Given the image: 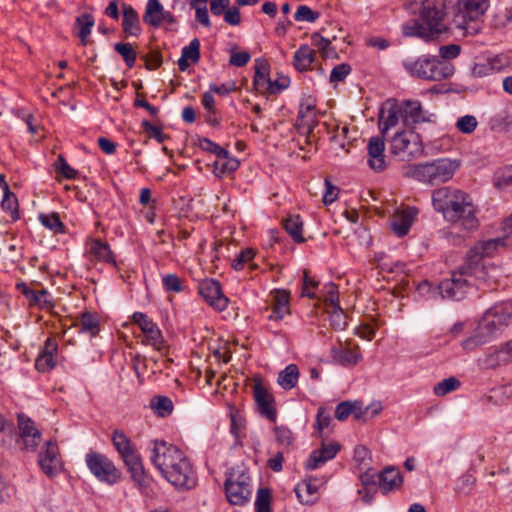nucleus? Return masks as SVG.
I'll return each mask as SVG.
<instances>
[{"mask_svg":"<svg viewBox=\"0 0 512 512\" xmlns=\"http://www.w3.org/2000/svg\"><path fill=\"white\" fill-rule=\"evenodd\" d=\"M378 485L384 492L399 488L403 483V476L400 471L392 466L386 467L377 476Z\"/></svg>","mask_w":512,"mask_h":512,"instance_id":"obj_26","label":"nucleus"},{"mask_svg":"<svg viewBox=\"0 0 512 512\" xmlns=\"http://www.w3.org/2000/svg\"><path fill=\"white\" fill-rule=\"evenodd\" d=\"M461 47L457 44L444 45L439 48L440 61H448L460 55Z\"/></svg>","mask_w":512,"mask_h":512,"instance_id":"obj_63","label":"nucleus"},{"mask_svg":"<svg viewBox=\"0 0 512 512\" xmlns=\"http://www.w3.org/2000/svg\"><path fill=\"white\" fill-rule=\"evenodd\" d=\"M299 369L295 364H289L282 371H280L277 383L285 390H291L298 382Z\"/></svg>","mask_w":512,"mask_h":512,"instance_id":"obj_34","label":"nucleus"},{"mask_svg":"<svg viewBox=\"0 0 512 512\" xmlns=\"http://www.w3.org/2000/svg\"><path fill=\"white\" fill-rule=\"evenodd\" d=\"M389 151L394 156L419 157L423 146L418 134L412 131L397 132L391 139Z\"/></svg>","mask_w":512,"mask_h":512,"instance_id":"obj_10","label":"nucleus"},{"mask_svg":"<svg viewBox=\"0 0 512 512\" xmlns=\"http://www.w3.org/2000/svg\"><path fill=\"white\" fill-rule=\"evenodd\" d=\"M456 127L465 134L472 133L477 127V120L473 115H465L457 120Z\"/></svg>","mask_w":512,"mask_h":512,"instance_id":"obj_58","label":"nucleus"},{"mask_svg":"<svg viewBox=\"0 0 512 512\" xmlns=\"http://www.w3.org/2000/svg\"><path fill=\"white\" fill-rule=\"evenodd\" d=\"M461 386V382L454 376L449 378H445L442 381L438 382L434 388L433 392L436 396L442 397L453 391H456Z\"/></svg>","mask_w":512,"mask_h":512,"instance_id":"obj_39","label":"nucleus"},{"mask_svg":"<svg viewBox=\"0 0 512 512\" xmlns=\"http://www.w3.org/2000/svg\"><path fill=\"white\" fill-rule=\"evenodd\" d=\"M331 355L335 362L344 366L356 365L361 359L358 347L355 349L344 348L342 346L332 347Z\"/></svg>","mask_w":512,"mask_h":512,"instance_id":"obj_28","label":"nucleus"},{"mask_svg":"<svg viewBox=\"0 0 512 512\" xmlns=\"http://www.w3.org/2000/svg\"><path fill=\"white\" fill-rule=\"evenodd\" d=\"M199 147L203 151L209 152L212 155H215L217 158H228L229 152L218 145L217 143L211 141L208 138L199 139Z\"/></svg>","mask_w":512,"mask_h":512,"instance_id":"obj_46","label":"nucleus"},{"mask_svg":"<svg viewBox=\"0 0 512 512\" xmlns=\"http://www.w3.org/2000/svg\"><path fill=\"white\" fill-rule=\"evenodd\" d=\"M111 440L133 482L141 487L148 486L149 478L144 469L141 455L131 440L118 429L113 431Z\"/></svg>","mask_w":512,"mask_h":512,"instance_id":"obj_3","label":"nucleus"},{"mask_svg":"<svg viewBox=\"0 0 512 512\" xmlns=\"http://www.w3.org/2000/svg\"><path fill=\"white\" fill-rule=\"evenodd\" d=\"M114 50L121 55L128 68L134 67L137 54L132 44L121 42L116 43L114 44Z\"/></svg>","mask_w":512,"mask_h":512,"instance_id":"obj_42","label":"nucleus"},{"mask_svg":"<svg viewBox=\"0 0 512 512\" xmlns=\"http://www.w3.org/2000/svg\"><path fill=\"white\" fill-rule=\"evenodd\" d=\"M94 24L95 19L90 13H83L76 18L75 26L78 28V37L80 38L82 45H87L88 37L91 34Z\"/></svg>","mask_w":512,"mask_h":512,"instance_id":"obj_33","label":"nucleus"},{"mask_svg":"<svg viewBox=\"0 0 512 512\" xmlns=\"http://www.w3.org/2000/svg\"><path fill=\"white\" fill-rule=\"evenodd\" d=\"M351 72V67L349 64L342 63L336 65L330 74V82H340L343 81Z\"/></svg>","mask_w":512,"mask_h":512,"instance_id":"obj_64","label":"nucleus"},{"mask_svg":"<svg viewBox=\"0 0 512 512\" xmlns=\"http://www.w3.org/2000/svg\"><path fill=\"white\" fill-rule=\"evenodd\" d=\"M38 464L41 470L49 477L57 475L61 470L56 442L49 440L44 443L38 455Z\"/></svg>","mask_w":512,"mask_h":512,"instance_id":"obj_16","label":"nucleus"},{"mask_svg":"<svg viewBox=\"0 0 512 512\" xmlns=\"http://www.w3.org/2000/svg\"><path fill=\"white\" fill-rule=\"evenodd\" d=\"M254 251L251 248L242 250L232 262V267L235 270H242L245 263H248L254 258Z\"/></svg>","mask_w":512,"mask_h":512,"instance_id":"obj_62","label":"nucleus"},{"mask_svg":"<svg viewBox=\"0 0 512 512\" xmlns=\"http://www.w3.org/2000/svg\"><path fill=\"white\" fill-rule=\"evenodd\" d=\"M504 354L505 350H501L500 348L489 353L483 360L484 367L495 368L499 366L502 362H507L508 357H506Z\"/></svg>","mask_w":512,"mask_h":512,"instance_id":"obj_55","label":"nucleus"},{"mask_svg":"<svg viewBox=\"0 0 512 512\" xmlns=\"http://www.w3.org/2000/svg\"><path fill=\"white\" fill-rule=\"evenodd\" d=\"M402 66L412 77L426 81H442L450 78L455 72L454 66L449 61H440L436 56L404 60Z\"/></svg>","mask_w":512,"mask_h":512,"instance_id":"obj_6","label":"nucleus"},{"mask_svg":"<svg viewBox=\"0 0 512 512\" xmlns=\"http://www.w3.org/2000/svg\"><path fill=\"white\" fill-rule=\"evenodd\" d=\"M318 18H319V13L312 10L310 7H308L306 5H300L294 14V19L299 22L313 23Z\"/></svg>","mask_w":512,"mask_h":512,"instance_id":"obj_54","label":"nucleus"},{"mask_svg":"<svg viewBox=\"0 0 512 512\" xmlns=\"http://www.w3.org/2000/svg\"><path fill=\"white\" fill-rule=\"evenodd\" d=\"M254 400L259 414L271 422H276L277 411L274 407V397L263 386L260 380H257L254 384Z\"/></svg>","mask_w":512,"mask_h":512,"instance_id":"obj_17","label":"nucleus"},{"mask_svg":"<svg viewBox=\"0 0 512 512\" xmlns=\"http://www.w3.org/2000/svg\"><path fill=\"white\" fill-rule=\"evenodd\" d=\"M506 245V238L497 237L478 242L472 247L466 257L483 261L484 257H490L499 248Z\"/></svg>","mask_w":512,"mask_h":512,"instance_id":"obj_23","label":"nucleus"},{"mask_svg":"<svg viewBox=\"0 0 512 512\" xmlns=\"http://www.w3.org/2000/svg\"><path fill=\"white\" fill-rule=\"evenodd\" d=\"M314 109L315 105L310 102H302L300 104L297 116V123L299 126L306 127L309 130L312 128L316 122Z\"/></svg>","mask_w":512,"mask_h":512,"instance_id":"obj_37","label":"nucleus"},{"mask_svg":"<svg viewBox=\"0 0 512 512\" xmlns=\"http://www.w3.org/2000/svg\"><path fill=\"white\" fill-rule=\"evenodd\" d=\"M490 6V0H459L455 6L451 25L463 35L479 32L481 19Z\"/></svg>","mask_w":512,"mask_h":512,"instance_id":"obj_4","label":"nucleus"},{"mask_svg":"<svg viewBox=\"0 0 512 512\" xmlns=\"http://www.w3.org/2000/svg\"><path fill=\"white\" fill-rule=\"evenodd\" d=\"M317 492V487L310 481H304L295 487V493L301 503L309 504L312 502L310 498Z\"/></svg>","mask_w":512,"mask_h":512,"instance_id":"obj_44","label":"nucleus"},{"mask_svg":"<svg viewBox=\"0 0 512 512\" xmlns=\"http://www.w3.org/2000/svg\"><path fill=\"white\" fill-rule=\"evenodd\" d=\"M283 227L295 242L303 243L305 241L302 235L303 221L299 215H289L283 220Z\"/></svg>","mask_w":512,"mask_h":512,"instance_id":"obj_30","label":"nucleus"},{"mask_svg":"<svg viewBox=\"0 0 512 512\" xmlns=\"http://www.w3.org/2000/svg\"><path fill=\"white\" fill-rule=\"evenodd\" d=\"M512 21V9L509 7L499 8L495 11L492 18V26L495 28L505 27Z\"/></svg>","mask_w":512,"mask_h":512,"instance_id":"obj_50","label":"nucleus"},{"mask_svg":"<svg viewBox=\"0 0 512 512\" xmlns=\"http://www.w3.org/2000/svg\"><path fill=\"white\" fill-rule=\"evenodd\" d=\"M271 493L269 489L259 488L255 500L256 512H271Z\"/></svg>","mask_w":512,"mask_h":512,"instance_id":"obj_51","label":"nucleus"},{"mask_svg":"<svg viewBox=\"0 0 512 512\" xmlns=\"http://www.w3.org/2000/svg\"><path fill=\"white\" fill-rule=\"evenodd\" d=\"M122 28L126 35L138 37L141 34V25L138 12L126 3L122 4Z\"/></svg>","mask_w":512,"mask_h":512,"instance_id":"obj_25","label":"nucleus"},{"mask_svg":"<svg viewBox=\"0 0 512 512\" xmlns=\"http://www.w3.org/2000/svg\"><path fill=\"white\" fill-rule=\"evenodd\" d=\"M400 120L403 122L400 105L396 102H387L386 106H383L379 112V128L382 136L384 137Z\"/></svg>","mask_w":512,"mask_h":512,"instance_id":"obj_19","label":"nucleus"},{"mask_svg":"<svg viewBox=\"0 0 512 512\" xmlns=\"http://www.w3.org/2000/svg\"><path fill=\"white\" fill-rule=\"evenodd\" d=\"M402 34L405 37H417L424 41H431L438 37L420 19L402 25Z\"/></svg>","mask_w":512,"mask_h":512,"instance_id":"obj_27","label":"nucleus"},{"mask_svg":"<svg viewBox=\"0 0 512 512\" xmlns=\"http://www.w3.org/2000/svg\"><path fill=\"white\" fill-rule=\"evenodd\" d=\"M56 365L54 356L45 355L40 353L35 361V367L39 372H47L53 369Z\"/></svg>","mask_w":512,"mask_h":512,"instance_id":"obj_61","label":"nucleus"},{"mask_svg":"<svg viewBox=\"0 0 512 512\" xmlns=\"http://www.w3.org/2000/svg\"><path fill=\"white\" fill-rule=\"evenodd\" d=\"M151 407L161 417H166L173 411V403L171 399L161 395L155 396L151 399Z\"/></svg>","mask_w":512,"mask_h":512,"instance_id":"obj_41","label":"nucleus"},{"mask_svg":"<svg viewBox=\"0 0 512 512\" xmlns=\"http://www.w3.org/2000/svg\"><path fill=\"white\" fill-rule=\"evenodd\" d=\"M403 114V125L412 127L418 123L430 122V118L424 112L420 101L418 100H405L400 104Z\"/></svg>","mask_w":512,"mask_h":512,"instance_id":"obj_18","label":"nucleus"},{"mask_svg":"<svg viewBox=\"0 0 512 512\" xmlns=\"http://www.w3.org/2000/svg\"><path fill=\"white\" fill-rule=\"evenodd\" d=\"M19 437L22 442V449L34 452L38 447L42 434L35 426L31 418L25 414H18Z\"/></svg>","mask_w":512,"mask_h":512,"instance_id":"obj_15","label":"nucleus"},{"mask_svg":"<svg viewBox=\"0 0 512 512\" xmlns=\"http://www.w3.org/2000/svg\"><path fill=\"white\" fill-rule=\"evenodd\" d=\"M249 480V476L244 473L239 474L236 479H234V475L226 479L225 492L231 504L244 505L249 500L251 495Z\"/></svg>","mask_w":512,"mask_h":512,"instance_id":"obj_12","label":"nucleus"},{"mask_svg":"<svg viewBox=\"0 0 512 512\" xmlns=\"http://www.w3.org/2000/svg\"><path fill=\"white\" fill-rule=\"evenodd\" d=\"M39 220L43 226H45L46 228L50 229L55 233L64 232V225L61 222L58 214H40Z\"/></svg>","mask_w":512,"mask_h":512,"instance_id":"obj_47","label":"nucleus"},{"mask_svg":"<svg viewBox=\"0 0 512 512\" xmlns=\"http://www.w3.org/2000/svg\"><path fill=\"white\" fill-rule=\"evenodd\" d=\"M330 323L335 330L345 329L347 325L346 315L340 306L339 308H331Z\"/></svg>","mask_w":512,"mask_h":512,"instance_id":"obj_57","label":"nucleus"},{"mask_svg":"<svg viewBox=\"0 0 512 512\" xmlns=\"http://www.w3.org/2000/svg\"><path fill=\"white\" fill-rule=\"evenodd\" d=\"M132 320L136 323L145 335V344L153 346L160 351L164 347V338L161 330L148 316L142 312H135Z\"/></svg>","mask_w":512,"mask_h":512,"instance_id":"obj_13","label":"nucleus"},{"mask_svg":"<svg viewBox=\"0 0 512 512\" xmlns=\"http://www.w3.org/2000/svg\"><path fill=\"white\" fill-rule=\"evenodd\" d=\"M199 294L217 311L227 308L228 298L222 293L221 285L217 280L205 279L198 285Z\"/></svg>","mask_w":512,"mask_h":512,"instance_id":"obj_14","label":"nucleus"},{"mask_svg":"<svg viewBox=\"0 0 512 512\" xmlns=\"http://www.w3.org/2000/svg\"><path fill=\"white\" fill-rule=\"evenodd\" d=\"M459 166V162H420L404 165L402 171L406 177L437 185L450 180Z\"/></svg>","mask_w":512,"mask_h":512,"instance_id":"obj_5","label":"nucleus"},{"mask_svg":"<svg viewBox=\"0 0 512 512\" xmlns=\"http://www.w3.org/2000/svg\"><path fill=\"white\" fill-rule=\"evenodd\" d=\"M340 450L338 443L323 444L321 449L314 450L305 463L306 470H315L327 461L333 459Z\"/></svg>","mask_w":512,"mask_h":512,"instance_id":"obj_22","label":"nucleus"},{"mask_svg":"<svg viewBox=\"0 0 512 512\" xmlns=\"http://www.w3.org/2000/svg\"><path fill=\"white\" fill-rule=\"evenodd\" d=\"M492 316L496 317L500 326H508L509 320L512 318V301H503L496 303L487 310Z\"/></svg>","mask_w":512,"mask_h":512,"instance_id":"obj_35","label":"nucleus"},{"mask_svg":"<svg viewBox=\"0 0 512 512\" xmlns=\"http://www.w3.org/2000/svg\"><path fill=\"white\" fill-rule=\"evenodd\" d=\"M506 326H500L496 317L492 316L488 311L485 312L479 321L476 332L465 339L461 345L464 350H474L478 346L484 345L492 340V338L501 332Z\"/></svg>","mask_w":512,"mask_h":512,"instance_id":"obj_9","label":"nucleus"},{"mask_svg":"<svg viewBox=\"0 0 512 512\" xmlns=\"http://www.w3.org/2000/svg\"><path fill=\"white\" fill-rule=\"evenodd\" d=\"M324 301L330 308H339V296L337 286L333 283H328L324 286Z\"/></svg>","mask_w":512,"mask_h":512,"instance_id":"obj_56","label":"nucleus"},{"mask_svg":"<svg viewBox=\"0 0 512 512\" xmlns=\"http://www.w3.org/2000/svg\"><path fill=\"white\" fill-rule=\"evenodd\" d=\"M181 56L192 63H197L200 59V41L198 38L191 40L189 45L182 48Z\"/></svg>","mask_w":512,"mask_h":512,"instance_id":"obj_52","label":"nucleus"},{"mask_svg":"<svg viewBox=\"0 0 512 512\" xmlns=\"http://www.w3.org/2000/svg\"><path fill=\"white\" fill-rule=\"evenodd\" d=\"M240 162H207L206 168L217 178L230 175L239 168Z\"/></svg>","mask_w":512,"mask_h":512,"instance_id":"obj_38","label":"nucleus"},{"mask_svg":"<svg viewBox=\"0 0 512 512\" xmlns=\"http://www.w3.org/2000/svg\"><path fill=\"white\" fill-rule=\"evenodd\" d=\"M163 5L159 0H148L145 8V13L143 15V21L154 27H160V15L163 10Z\"/></svg>","mask_w":512,"mask_h":512,"instance_id":"obj_36","label":"nucleus"},{"mask_svg":"<svg viewBox=\"0 0 512 512\" xmlns=\"http://www.w3.org/2000/svg\"><path fill=\"white\" fill-rule=\"evenodd\" d=\"M18 206V199L16 195L11 191L5 192L1 201V207L4 211L10 213L13 221H17L19 219Z\"/></svg>","mask_w":512,"mask_h":512,"instance_id":"obj_43","label":"nucleus"},{"mask_svg":"<svg viewBox=\"0 0 512 512\" xmlns=\"http://www.w3.org/2000/svg\"><path fill=\"white\" fill-rule=\"evenodd\" d=\"M162 284L168 292L179 293L183 290L182 282L176 274H167L163 276Z\"/></svg>","mask_w":512,"mask_h":512,"instance_id":"obj_59","label":"nucleus"},{"mask_svg":"<svg viewBox=\"0 0 512 512\" xmlns=\"http://www.w3.org/2000/svg\"><path fill=\"white\" fill-rule=\"evenodd\" d=\"M432 204L449 222H458L467 230L478 226L476 208L471 197L464 191L450 187L439 188L432 194Z\"/></svg>","mask_w":512,"mask_h":512,"instance_id":"obj_2","label":"nucleus"},{"mask_svg":"<svg viewBox=\"0 0 512 512\" xmlns=\"http://www.w3.org/2000/svg\"><path fill=\"white\" fill-rule=\"evenodd\" d=\"M498 67L496 66V58L485 59L480 62H476L472 67V76L482 78L493 74Z\"/></svg>","mask_w":512,"mask_h":512,"instance_id":"obj_40","label":"nucleus"},{"mask_svg":"<svg viewBox=\"0 0 512 512\" xmlns=\"http://www.w3.org/2000/svg\"><path fill=\"white\" fill-rule=\"evenodd\" d=\"M417 214L418 209L416 207H407L396 213L390 223L391 230L398 237L407 235Z\"/></svg>","mask_w":512,"mask_h":512,"instance_id":"obj_21","label":"nucleus"},{"mask_svg":"<svg viewBox=\"0 0 512 512\" xmlns=\"http://www.w3.org/2000/svg\"><path fill=\"white\" fill-rule=\"evenodd\" d=\"M460 276H465L470 279L472 284L485 283L489 280L488 268L483 264V261L466 257L465 262L460 266Z\"/></svg>","mask_w":512,"mask_h":512,"instance_id":"obj_20","label":"nucleus"},{"mask_svg":"<svg viewBox=\"0 0 512 512\" xmlns=\"http://www.w3.org/2000/svg\"><path fill=\"white\" fill-rule=\"evenodd\" d=\"M293 60L296 70L299 72L307 71L315 60V52L308 45H301L295 51Z\"/></svg>","mask_w":512,"mask_h":512,"instance_id":"obj_29","label":"nucleus"},{"mask_svg":"<svg viewBox=\"0 0 512 512\" xmlns=\"http://www.w3.org/2000/svg\"><path fill=\"white\" fill-rule=\"evenodd\" d=\"M253 85L257 92L261 94L269 93L271 79L269 77V63L266 59L259 58L255 60Z\"/></svg>","mask_w":512,"mask_h":512,"instance_id":"obj_24","label":"nucleus"},{"mask_svg":"<svg viewBox=\"0 0 512 512\" xmlns=\"http://www.w3.org/2000/svg\"><path fill=\"white\" fill-rule=\"evenodd\" d=\"M150 460L162 476L179 490H191L197 484L196 473L184 453L163 440H154Z\"/></svg>","mask_w":512,"mask_h":512,"instance_id":"obj_1","label":"nucleus"},{"mask_svg":"<svg viewBox=\"0 0 512 512\" xmlns=\"http://www.w3.org/2000/svg\"><path fill=\"white\" fill-rule=\"evenodd\" d=\"M17 288L23 293V295L35 305H38L42 308H51L53 307V303L51 300H42V297L47 296V290L42 289L38 292L34 291L30 287H28L25 283L17 284Z\"/></svg>","mask_w":512,"mask_h":512,"instance_id":"obj_31","label":"nucleus"},{"mask_svg":"<svg viewBox=\"0 0 512 512\" xmlns=\"http://www.w3.org/2000/svg\"><path fill=\"white\" fill-rule=\"evenodd\" d=\"M494 185L499 189L512 186V165L506 166L495 173Z\"/></svg>","mask_w":512,"mask_h":512,"instance_id":"obj_53","label":"nucleus"},{"mask_svg":"<svg viewBox=\"0 0 512 512\" xmlns=\"http://www.w3.org/2000/svg\"><path fill=\"white\" fill-rule=\"evenodd\" d=\"M53 170L57 181L75 179L78 176V171L72 168L68 162H54Z\"/></svg>","mask_w":512,"mask_h":512,"instance_id":"obj_45","label":"nucleus"},{"mask_svg":"<svg viewBox=\"0 0 512 512\" xmlns=\"http://www.w3.org/2000/svg\"><path fill=\"white\" fill-rule=\"evenodd\" d=\"M472 285L470 279L460 276V268L451 274V278L442 280L437 290L443 299L460 301L466 297L469 286Z\"/></svg>","mask_w":512,"mask_h":512,"instance_id":"obj_11","label":"nucleus"},{"mask_svg":"<svg viewBox=\"0 0 512 512\" xmlns=\"http://www.w3.org/2000/svg\"><path fill=\"white\" fill-rule=\"evenodd\" d=\"M312 45L323 53L325 57H329L334 51H330L331 42L329 39L322 37L319 33H313L311 36Z\"/></svg>","mask_w":512,"mask_h":512,"instance_id":"obj_60","label":"nucleus"},{"mask_svg":"<svg viewBox=\"0 0 512 512\" xmlns=\"http://www.w3.org/2000/svg\"><path fill=\"white\" fill-rule=\"evenodd\" d=\"M415 4H419V19L437 36L455 29L445 20L446 5L444 0H416Z\"/></svg>","mask_w":512,"mask_h":512,"instance_id":"obj_7","label":"nucleus"},{"mask_svg":"<svg viewBox=\"0 0 512 512\" xmlns=\"http://www.w3.org/2000/svg\"><path fill=\"white\" fill-rule=\"evenodd\" d=\"M90 251L99 261L116 266L114 254L107 242L94 239L91 243Z\"/></svg>","mask_w":512,"mask_h":512,"instance_id":"obj_32","label":"nucleus"},{"mask_svg":"<svg viewBox=\"0 0 512 512\" xmlns=\"http://www.w3.org/2000/svg\"><path fill=\"white\" fill-rule=\"evenodd\" d=\"M85 463L91 474L102 483L113 486L122 479L120 469L103 453L90 450L85 455Z\"/></svg>","mask_w":512,"mask_h":512,"instance_id":"obj_8","label":"nucleus"},{"mask_svg":"<svg viewBox=\"0 0 512 512\" xmlns=\"http://www.w3.org/2000/svg\"><path fill=\"white\" fill-rule=\"evenodd\" d=\"M368 155L373 159L383 160V153L385 151V142L382 137H371L367 145Z\"/></svg>","mask_w":512,"mask_h":512,"instance_id":"obj_48","label":"nucleus"},{"mask_svg":"<svg viewBox=\"0 0 512 512\" xmlns=\"http://www.w3.org/2000/svg\"><path fill=\"white\" fill-rule=\"evenodd\" d=\"M81 331L89 332L92 336H95L99 332V321L90 312H84L81 316Z\"/></svg>","mask_w":512,"mask_h":512,"instance_id":"obj_49","label":"nucleus"}]
</instances>
